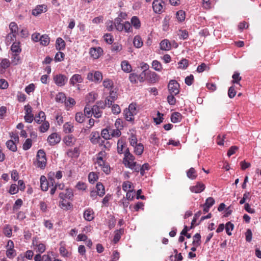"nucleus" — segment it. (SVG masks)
<instances>
[{"mask_svg":"<svg viewBox=\"0 0 261 261\" xmlns=\"http://www.w3.org/2000/svg\"><path fill=\"white\" fill-rule=\"evenodd\" d=\"M90 140L93 143H96L98 142V140L100 139L99 133L97 132H92Z\"/></svg>","mask_w":261,"mask_h":261,"instance_id":"e433bc0d","label":"nucleus"},{"mask_svg":"<svg viewBox=\"0 0 261 261\" xmlns=\"http://www.w3.org/2000/svg\"><path fill=\"white\" fill-rule=\"evenodd\" d=\"M83 114L88 118L91 117L93 115L92 108L87 105L84 108V113Z\"/></svg>","mask_w":261,"mask_h":261,"instance_id":"58836bf2","label":"nucleus"},{"mask_svg":"<svg viewBox=\"0 0 261 261\" xmlns=\"http://www.w3.org/2000/svg\"><path fill=\"white\" fill-rule=\"evenodd\" d=\"M110 133L111 136L115 137H118L121 134L120 129H119V128L111 129Z\"/></svg>","mask_w":261,"mask_h":261,"instance_id":"052dcab7","label":"nucleus"},{"mask_svg":"<svg viewBox=\"0 0 261 261\" xmlns=\"http://www.w3.org/2000/svg\"><path fill=\"white\" fill-rule=\"evenodd\" d=\"M178 35L179 36V38L183 40L187 39L189 36L188 32L186 30H179Z\"/></svg>","mask_w":261,"mask_h":261,"instance_id":"49530a36","label":"nucleus"},{"mask_svg":"<svg viewBox=\"0 0 261 261\" xmlns=\"http://www.w3.org/2000/svg\"><path fill=\"white\" fill-rule=\"evenodd\" d=\"M6 146L7 148L10 150L15 152L17 150V146L13 140H8L6 142Z\"/></svg>","mask_w":261,"mask_h":261,"instance_id":"cd10ccee","label":"nucleus"},{"mask_svg":"<svg viewBox=\"0 0 261 261\" xmlns=\"http://www.w3.org/2000/svg\"><path fill=\"white\" fill-rule=\"evenodd\" d=\"M92 112L94 117L96 118L101 117L102 112L100 111L97 105H94L92 107Z\"/></svg>","mask_w":261,"mask_h":261,"instance_id":"5701e85b","label":"nucleus"},{"mask_svg":"<svg viewBox=\"0 0 261 261\" xmlns=\"http://www.w3.org/2000/svg\"><path fill=\"white\" fill-rule=\"evenodd\" d=\"M234 228V225L230 222H228L225 224V230L228 236L232 234L231 231Z\"/></svg>","mask_w":261,"mask_h":261,"instance_id":"4c0bfd02","label":"nucleus"},{"mask_svg":"<svg viewBox=\"0 0 261 261\" xmlns=\"http://www.w3.org/2000/svg\"><path fill=\"white\" fill-rule=\"evenodd\" d=\"M67 155L70 158H77L80 154L79 149L75 147L73 149H69L66 152Z\"/></svg>","mask_w":261,"mask_h":261,"instance_id":"2eb2a0df","label":"nucleus"},{"mask_svg":"<svg viewBox=\"0 0 261 261\" xmlns=\"http://www.w3.org/2000/svg\"><path fill=\"white\" fill-rule=\"evenodd\" d=\"M123 162L125 166L128 167L130 169H135V167L136 166H138L137 165L136 162H135L134 161H128L127 160H123Z\"/></svg>","mask_w":261,"mask_h":261,"instance_id":"09e8293b","label":"nucleus"},{"mask_svg":"<svg viewBox=\"0 0 261 261\" xmlns=\"http://www.w3.org/2000/svg\"><path fill=\"white\" fill-rule=\"evenodd\" d=\"M179 85L175 80H171L168 84V90L171 94L177 95L179 93Z\"/></svg>","mask_w":261,"mask_h":261,"instance_id":"20e7f679","label":"nucleus"},{"mask_svg":"<svg viewBox=\"0 0 261 261\" xmlns=\"http://www.w3.org/2000/svg\"><path fill=\"white\" fill-rule=\"evenodd\" d=\"M103 154V152L100 151L98 154V156L97 158V161L96 163L101 168L102 167L106 164L105 162L103 161L102 157L101 155Z\"/></svg>","mask_w":261,"mask_h":261,"instance_id":"473e14b6","label":"nucleus"},{"mask_svg":"<svg viewBox=\"0 0 261 261\" xmlns=\"http://www.w3.org/2000/svg\"><path fill=\"white\" fill-rule=\"evenodd\" d=\"M64 54L61 51H58L56 53L55 57V60L56 62H61L63 60L64 58Z\"/></svg>","mask_w":261,"mask_h":261,"instance_id":"864d4df0","label":"nucleus"},{"mask_svg":"<svg viewBox=\"0 0 261 261\" xmlns=\"http://www.w3.org/2000/svg\"><path fill=\"white\" fill-rule=\"evenodd\" d=\"M66 100V96L64 93L60 92L57 94L56 97V100L58 102L63 103Z\"/></svg>","mask_w":261,"mask_h":261,"instance_id":"c85d7f7f","label":"nucleus"},{"mask_svg":"<svg viewBox=\"0 0 261 261\" xmlns=\"http://www.w3.org/2000/svg\"><path fill=\"white\" fill-rule=\"evenodd\" d=\"M103 86L106 88L111 89L113 86V82L109 79H105L103 81Z\"/></svg>","mask_w":261,"mask_h":261,"instance_id":"a19ab883","label":"nucleus"},{"mask_svg":"<svg viewBox=\"0 0 261 261\" xmlns=\"http://www.w3.org/2000/svg\"><path fill=\"white\" fill-rule=\"evenodd\" d=\"M163 114L160 113L159 111L157 113V117L154 118V121L156 124H159L163 122Z\"/></svg>","mask_w":261,"mask_h":261,"instance_id":"4d7b16f0","label":"nucleus"},{"mask_svg":"<svg viewBox=\"0 0 261 261\" xmlns=\"http://www.w3.org/2000/svg\"><path fill=\"white\" fill-rule=\"evenodd\" d=\"M189 65V61L186 59H183L178 62V68L182 69H186Z\"/></svg>","mask_w":261,"mask_h":261,"instance_id":"37998d69","label":"nucleus"},{"mask_svg":"<svg viewBox=\"0 0 261 261\" xmlns=\"http://www.w3.org/2000/svg\"><path fill=\"white\" fill-rule=\"evenodd\" d=\"M121 66L122 69L125 72L129 73L132 70V66L129 64V62L127 61H126V60L123 61L121 62Z\"/></svg>","mask_w":261,"mask_h":261,"instance_id":"dca6fc26","label":"nucleus"},{"mask_svg":"<svg viewBox=\"0 0 261 261\" xmlns=\"http://www.w3.org/2000/svg\"><path fill=\"white\" fill-rule=\"evenodd\" d=\"M124 233V229L120 228L115 231V236L113 239L114 243H117L121 238V236Z\"/></svg>","mask_w":261,"mask_h":261,"instance_id":"aec40b11","label":"nucleus"},{"mask_svg":"<svg viewBox=\"0 0 261 261\" xmlns=\"http://www.w3.org/2000/svg\"><path fill=\"white\" fill-rule=\"evenodd\" d=\"M122 49L121 44L117 42H115L111 46V50L113 52L118 53Z\"/></svg>","mask_w":261,"mask_h":261,"instance_id":"72a5a7b5","label":"nucleus"},{"mask_svg":"<svg viewBox=\"0 0 261 261\" xmlns=\"http://www.w3.org/2000/svg\"><path fill=\"white\" fill-rule=\"evenodd\" d=\"M182 116L180 113L178 112L173 113L171 116V121L173 123L179 122L181 121Z\"/></svg>","mask_w":261,"mask_h":261,"instance_id":"412c9836","label":"nucleus"},{"mask_svg":"<svg viewBox=\"0 0 261 261\" xmlns=\"http://www.w3.org/2000/svg\"><path fill=\"white\" fill-rule=\"evenodd\" d=\"M42 122H43V123L40 126L39 129L41 132L44 133L48 129V128L49 127V123L47 121H44Z\"/></svg>","mask_w":261,"mask_h":261,"instance_id":"a18cd8bd","label":"nucleus"},{"mask_svg":"<svg viewBox=\"0 0 261 261\" xmlns=\"http://www.w3.org/2000/svg\"><path fill=\"white\" fill-rule=\"evenodd\" d=\"M96 192L98 193V196L102 197L105 194V189L103 185L100 182H98L96 185Z\"/></svg>","mask_w":261,"mask_h":261,"instance_id":"393cba45","label":"nucleus"},{"mask_svg":"<svg viewBox=\"0 0 261 261\" xmlns=\"http://www.w3.org/2000/svg\"><path fill=\"white\" fill-rule=\"evenodd\" d=\"M23 202L22 200L21 199H17L15 203L13 205V209L14 210H17L19 209V208L21 207V206L22 205Z\"/></svg>","mask_w":261,"mask_h":261,"instance_id":"0e129e2a","label":"nucleus"},{"mask_svg":"<svg viewBox=\"0 0 261 261\" xmlns=\"http://www.w3.org/2000/svg\"><path fill=\"white\" fill-rule=\"evenodd\" d=\"M233 80L232 83L233 84H239V82L241 80V77L240 76V73L238 72H234L232 76Z\"/></svg>","mask_w":261,"mask_h":261,"instance_id":"603ef678","label":"nucleus"},{"mask_svg":"<svg viewBox=\"0 0 261 261\" xmlns=\"http://www.w3.org/2000/svg\"><path fill=\"white\" fill-rule=\"evenodd\" d=\"M16 255V251L14 249H7L6 251V255L8 258L10 259L13 258Z\"/></svg>","mask_w":261,"mask_h":261,"instance_id":"5fc2aeb1","label":"nucleus"},{"mask_svg":"<svg viewBox=\"0 0 261 261\" xmlns=\"http://www.w3.org/2000/svg\"><path fill=\"white\" fill-rule=\"evenodd\" d=\"M101 135L102 138L106 140H109L111 139L110 132L107 128H105L101 131Z\"/></svg>","mask_w":261,"mask_h":261,"instance_id":"8fccbe9b","label":"nucleus"},{"mask_svg":"<svg viewBox=\"0 0 261 261\" xmlns=\"http://www.w3.org/2000/svg\"><path fill=\"white\" fill-rule=\"evenodd\" d=\"M124 114L125 116V119L128 121H134V116L136 114L130 112L129 111L126 110H124Z\"/></svg>","mask_w":261,"mask_h":261,"instance_id":"c756f323","label":"nucleus"},{"mask_svg":"<svg viewBox=\"0 0 261 261\" xmlns=\"http://www.w3.org/2000/svg\"><path fill=\"white\" fill-rule=\"evenodd\" d=\"M132 183L129 181H125L123 182L122 188L123 190L125 192L130 191V190L132 187Z\"/></svg>","mask_w":261,"mask_h":261,"instance_id":"79ce46f5","label":"nucleus"},{"mask_svg":"<svg viewBox=\"0 0 261 261\" xmlns=\"http://www.w3.org/2000/svg\"><path fill=\"white\" fill-rule=\"evenodd\" d=\"M104 40L108 44H112L113 42V36L111 34H106L103 36Z\"/></svg>","mask_w":261,"mask_h":261,"instance_id":"13d9d810","label":"nucleus"},{"mask_svg":"<svg viewBox=\"0 0 261 261\" xmlns=\"http://www.w3.org/2000/svg\"><path fill=\"white\" fill-rule=\"evenodd\" d=\"M63 129L65 133H70L73 132V126L69 122H66L63 125Z\"/></svg>","mask_w":261,"mask_h":261,"instance_id":"ea45409f","label":"nucleus"},{"mask_svg":"<svg viewBox=\"0 0 261 261\" xmlns=\"http://www.w3.org/2000/svg\"><path fill=\"white\" fill-rule=\"evenodd\" d=\"M83 81V79L80 74H75L72 76L70 78V84L74 86L76 83H81Z\"/></svg>","mask_w":261,"mask_h":261,"instance_id":"1a4fd4ad","label":"nucleus"},{"mask_svg":"<svg viewBox=\"0 0 261 261\" xmlns=\"http://www.w3.org/2000/svg\"><path fill=\"white\" fill-rule=\"evenodd\" d=\"M19 42H14L11 47V50L13 54H19L21 51V49L19 45Z\"/></svg>","mask_w":261,"mask_h":261,"instance_id":"6ab92c4d","label":"nucleus"},{"mask_svg":"<svg viewBox=\"0 0 261 261\" xmlns=\"http://www.w3.org/2000/svg\"><path fill=\"white\" fill-rule=\"evenodd\" d=\"M32 142L31 139H27L23 144V149L24 150L30 149L32 146Z\"/></svg>","mask_w":261,"mask_h":261,"instance_id":"6e6d98bb","label":"nucleus"},{"mask_svg":"<svg viewBox=\"0 0 261 261\" xmlns=\"http://www.w3.org/2000/svg\"><path fill=\"white\" fill-rule=\"evenodd\" d=\"M53 79L55 84L59 87L64 86L68 81V77L62 74L55 75Z\"/></svg>","mask_w":261,"mask_h":261,"instance_id":"7ed1b4c3","label":"nucleus"},{"mask_svg":"<svg viewBox=\"0 0 261 261\" xmlns=\"http://www.w3.org/2000/svg\"><path fill=\"white\" fill-rule=\"evenodd\" d=\"M10 33L7 36V39L9 41H12L14 38H16L18 35V27L15 22H11L9 24Z\"/></svg>","mask_w":261,"mask_h":261,"instance_id":"f03ea898","label":"nucleus"},{"mask_svg":"<svg viewBox=\"0 0 261 261\" xmlns=\"http://www.w3.org/2000/svg\"><path fill=\"white\" fill-rule=\"evenodd\" d=\"M215 202L214 199L213 197H210L206 199L205 202L204 204L211 207L214 204Z\"/></svg>","mask_w":261,"mask_h":261,"instance_id":"e2e57ef3","label":"nucleus"},{"mask_svg":"<svg viewBox=\"0 0 261 261\" xmlns=\"http://www.w3.org/2000/svg\"><path fill=\"white\" fill-rule=\"evenodd\" d=\"M94 212L92 210L88 208L85 211L84 213V217L86 220L90 221L94 219Z\"/></svg>","mask_w":261,"mask_h":261,"instance_id":"4468645a","label":"nucleus"},{"mask_svg":"<svg viewBox=\"0 0 261 261\" xmlns=\"http://www.w3.org/2000/svg\"><path fill=\"white\" fill-rule=\"evenodd\" d=\"M165 3L162 0H154L152 3V8L154 12L160 14L163 12Z\"/></svg>","mask_w":261,"mask_h":261,"instance_id":"39448f33","label":"nucleus"},{"mask_svg":"<svg viewBox=\"0 0 261 261\" xmlns=\"http://www.w3.org/2000/svg\"><path fill=\"white\" fill-rule=\"evenodd\" d=\"M236 94V91H235L234 87L231 86L228 91V95L229 98H232L235 96Z\"/></svg>","mask_w":261,"mask_h":261,"instance_id":"338daca9","label":"nucleus"},{"mask_svg":"<svg viewBox=\"0 0 261 261\" xmlns=\"http://www.w3.org/2000/svg\"><path fill=\"white\" fill-rule=\"evenodd\" d=\"M85 115L82 112H77L75 114V119L79 123H82L85 119Z\"/></svg>","mask_w":261,"mask_h":261,"instance_id":"f704fd0d","label":"nucleus"},{"mask_svg":"<svg viewBox=\"0 0 261 261\" xmlns=\"http://www.w3.org/2000/svg\"><path fill=\"white\" fill-rule=\"evenodd\" d=\"M171 44L169 40L164 39L160 43V48L162 50H168L171 48Z\"/></svg>","mask_w":261,"mask_h":261,"instance_id":"f3484780","label":"nucleus"},{"mask_svg":"<svg viewBox=\"0 0 261 261\" xmlns=\"http://www.w3.org/2000/svg\"><path fill=\"white\" fill-rule=\"evenodd\" d=\"M135 196V192L134 190L128 191L126 194V197L127 200H132Z\"/></svg>","mask_w":261,"mask_h":261,"instance_id":"680f3d73","label":"nucleus"},{"mask_svg":"<svg viewBox=\"0 0 261 261\" xmlns=\"http://www.w3.org/2000/svg\"><path fill=\"white\" fill-rule=\"evenodd\" d=\"M61 138L57 133H53L47 138V141L50 145H55L59 143Z\"/></svg>","mask_w":261,"mask_h":261,"instance_id":"423d86ee","label":"nucleus"},{"mask_svg":"<svg viewBox=\"0 0 261 261\" xmlns=\"http://www.w3.org/2000/svg\"><path fill=\"white\" fill-rule=\"evenodd\" d=\"M102 51V49L100 47L91 48L89 53L92 58L96 59L99 57Z\"/></svg>","mask_w":261,"mask_h":261,"instance_id":"9b49d317","label":"nucleus"},{"mask_svg":"<svg viewBox=\"0 0 261 261\" xmlns=\"http://www.w3.org/2000/svg\"><path fill=\"white\" fill-rule=\"evenodd\" d=\"M152 68L156 71L160 72L162 70V65L158 60H153L152 62Z\"/></svg>","mask_w":261,"mask_h":261,"instance_id":"bb28decb","label":"nucleus"},{"mask_svg":"<svg viewBox=\"0 0 261 261\" xmlns=\"http://www.w3.org/2000/svg\"><path fill=\"white\" fill-rule=\"evenodd\" d=\"M46 164V159H37L36 166L41 169H43Z\"/></svg>","mask_w":261,"mask_h":261,"instance_id":"c03bdc74","label":"nucleus"},{"mask_svg":"<svg viewBox=\"0 0 261 261\" xmlns=\"http://www.w3.org/2000/svg\"><path fill=\"white\" fill-rule=\"evenodd\" d=\"M131 23L136 29H138L140 28V21L139 20V18L136 16H133L132 18Z\"/></svg>","mask_w":261,"mask_h":261,"instance_id":"7c9ffc66","label":"nucleus"},{"mask_svg":"<svg viewBox=\"0 0 261 261\" xmlns=\"http://www.w3.org/2000/svg\"><path fill=\"white\" fill-rule=\"evenodd\" d=\"M201 236L199 233H197L193 236V245L198 246L200 243Z\"/></svg>","mask_w":261,"mask_h":261,"instance_id":"de8ad7c7","label":"nucleus"},{"mask_svg":"<svg viewBox=\"0 0 261 261\" xmlns=\"http://www.w3.org/2000/svg\"><path fill=\"white\" fill-rule=\"evenodd\" d=\"M102 74L100 71L92 70L88 73L87 79L95 83H99L102 80Z\"/></svg>","mask_w":261,"mask_h":261,"instance_id":"f257e3e1","label":"nucleus"},{"mask_svg":"<svg viewBox=\"0 0 261 261\" xmlns=\"http://www.w3.org/2000/svg\"><path fill=\"white\" fill-rule=\"evenodd\" d=\"M75 141L76 139L72 135H69L64 139V142L68 146H73L75 144Z\"/></svg>","mask_w":261,"mask_h":261,"instance_id":"f8f14e48","label":"nucleus"},{"mask_svg":"<svg viewBox=\"0 0 261 261\" xmlns=\"http://www.w3.org/2000/svg\"><path fill=\"white\" fill-rule=\"evenodd\" d=\"M66 43L61 38H58L56 41V47L57 50H63L65 47Z\"/></svg>","mask_w":261,"mask_h":261,"instance_id":"ddd939ff","label":"nucleus"},{"mask_svg":"<svg viewBox=\"0 0 261 261\" xmlns=\"http://www.w3.org/2000/svg\"><path fill=\"white\" fill-rule=\"evenodd\" d=\"M40 187L42 191H47L48 189L49 185L46 177L42 175L40 178Z\"/></svg>","mask_w":261,"mask_h":261,"instance_id":"9d476101","label":"nucleus"},{"mask_svg":"<svg viewBox=\"0 0 261 261\" xmlns=\"http://www.w3.org/2000/svg\"><path fill=\"white\" fill-rule=\"evenodd\" d=\"M134 45L138 48L141 47L143 45V41L140 36H136L133 40Z\"/></svg>","mask_w":261,"mask_h":261,"instance_id":"4be33fe9","label":"nucleus"},{"mask_svg":"<svg viewBox=\"0 0 261 261\" xmlns=\"http://www.w3.org/2000/svg\"><path fill=\"white\" fill-rule=\"evenodd\" d=\"M194 81V76L192 74H190V75L187 76L185 78V83L188 85L190 86L192 84Z\"/></svg>","mask_w":261,"mask_h":261,"instance_id":"774afa93","label":"nucleus"},{"mask_svg":"<svg viewBox=\"0 0 261 261\" xmlns=\"http://www.w3.org/2000/svg\"><path fill=\"white\" fill-rule=\"evenodd\" d=\"M173 94H170L167 97V101L169 105H174L176 103V99Z\"/></svg>","mask_w":261,"mask_h":261,"instance_id":"69168bd1","label":"nucleus"},{"mask_svg":"<svg viewBox=\"0 0 261 261\" xmlns=\"http://www.w3.org/2000/svg\"><path fill=\"white\" fill-rule=\"evenodd\" d=\"M128 140L130 145L133 147L136 146V145L138 144L137 138L134 134L131 135V136L129 138Z\"/></svg>","mask_w":261,"mask_h":261,"instance_id":"3c124183","label":"nucleus"},{"mask_svg":"<svg viewBox=\"0 0 261 261\" xmlns=\"http://www.w3.org/2000/svg\"><path fill=\"white\" fill-rule=\"evenodd\" d=\"M205 189V186L204 184L198 182L196 185L192 186L190 189L193 193H199L202 192Z\"/></svg>","mask_w":261,"mask_h":261,"instance_id":"6e6552de","label":"nucleus"},{"mask_svg":"<svg viewBox=\"0 0 261 261\" xmlns=\"http://www.w3.org/2000/svg\"><path fill=\"white\" fill-rule=\"evenodd\" d=\"M134 152L137 155H141L144 150V146L143 145L140 143L136 145V146H134Z\"/></svg>","mask_w":261,"mask_h":261,"instance_id":"a878e982","label":"nucleus"},{"mask_svg":"<svg viewBox=\"0 0 261 261\" xmlns=\"http://www.w3.org/2000/svg\"><path fill=\"white\" fill-rule=\"evenodd\" d=\"M188 177L192 180L196 179L197 176L196 171L194 168L191 167L187 172Z\"/></svg>","mask_w":261,"mask_h":261,"instance_id":"b1692460","label":"nucleus"},{"mask_svg":"<svg viewBox=\"0 0 261 261\" xmlns=\"http://www.w3.org/2000/svg\"><path fill=\"white\" fill-rule=\"evenodd\" d=\"M40 43L44 46L47 45L49 43V38L47 35H43L39 38Z\"/></svg>","mask_w":261,"mask_h":261,"instance_id":"c9c22d12","label":"nucleus"},{"mask_svg":"<svg viewBox=\"0 0 261 261\" xmlns=\"http://www.w3.org/2000/svg\"><path fill=\"white\" fill-rule=\"evenodd\" d=\"M97 179V176L94 172H90L88 175V179L90 183H94Z\"/></svg>","mask_w":261,"mask_h":261,"instance_id":"bf43d9fd","label":"nucleus"},{"mask_svg":"<svg viewBox=\"0 0 261 261\" xmlns=\"http://www.w3.org/2000/svg\"><path fill=\"white\" fill-rule=\"evenodd\" d=\"M34 120L35 122L38 124H40L44 121L45 120V114L44 112L43 111L39 112L38 115L34 118Z\"/></svg>","mask_w":261,"mask_h":261,"instance_id":"a211bd4d","label":"nucleus"},{"mask_svg":"<svg viewBox=\"0 0 261 261\" xmlns=\"http://www.w3.org/2000/svg\"><path fill=\"white\" fill-rule=\"evenodd\" d=\"M46 8L47 6L45 5H38L32 10V15L37 16L43 12H46L47 10Z\"/></svg>","mask_w":261,"mask_h":261,"instance_id":"0eeeda50","label":"nucleus"},{"mask_svg":"<svg viewBox=\"0 0 261 261\" xmlns=\"http://www.w3.org/2000/svg\"><path fill=\"white\" fill-rule=\"evenodd\" d=\"M176 17L179 22H182L185 19V12L182 10H179L176 13Z\"/></svg>","mask_w":261,"mask_h":261,"instance_id":"2f4dec72","label":"nucleus"}]
</instances>
